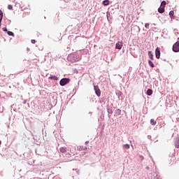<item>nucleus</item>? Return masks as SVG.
Listing matches in <instances>:
<instances>
[{
    "instance_id": "4be33fe9",
    "label": "nucleus",
    "mask_w": 179,
    "mask_h": 179,
    "mask_svg": "<svg viewBox=\"0 0 179 179\" xmlns=\"http://www.w3.org/2000/svg\"><path fill=\"white\" fill-rule=\"evenodd\" d=\"M8 9H9V10H12L13 9V7L12 6V5H8Z\"/></svg>"
},
{
    "instance_id": "5701e85b",
    "label": "nucleus",
    "mask_w": 179,
    "mask_h": 179,
    "mask_svg": "<svg viewBox=\"0 0 179 179\" xmlns=\"http://www.w3.org/2000/svg\"><path fill=\"white\" fill-rule=\"evenodd\" d=\"M145 29H149V23H145Z\"/></svg>"
},
{
    "instance_id": "7ed1b4c3",
    "label": "nucleus",
    "mask_w": 179,
    "mask_h": 179,
    "mask_svg": "<svg viewBox=\"0 0 179 179\" xmlns=\"http://www.w3.org/2000/svg\"><path fill=\"white\" fill-rule=\"evenodd\" d=\"M173 52H179V42H176L173 45Z\"/></svg>"
},
{
    "instance_id": "2eb2a0df",
    "label": "nucleus",
    "mask_w": 179,
    "mask_h": 179,
    "mask_svg": "<svg viewBox=\"0 0 179 179\" xmlns=\"http://www.w3.org/2000/svg\"><path fill=\"white\" fill-rule=\"evenodd\" d=\"M175 146H176V148H177L178 149V148H179V138H177L175 141Z\"/></svg>"
},
{
    "instance_id": "a878e982",
    "label": "nucleus",
    "mask_w": 179,
    "mask_h": 179,
    "mask_svg": "<svg viewBox=\"0 0 179 179\" xmlns=\"http://www.w3.org/2000/svg\"><path fill=\"white\" fill-rule=\"evenodd\" d=\"M1 141H0V145H1Z\"/></svg>"
},
{
    "instance_id": "20e7f679",
    "label": "nucleus",
    "mask_w": 179,
    "mask_h": 179,
    "mask_svg": "<svg viewBox=\"0 0 179 179\" xmlns=\"http://www.w3.org/2000/svg\"><path fill=\"white\" fill-rule=\"evenodd\" d=\"M69 78H63L60 80L59 84L60 86H65V85H68V83L69 82Z\"/></svg>"
},
{
    "instance_id": "a211bd4d",
    "label": "nucleus",
    "mask_w": 179,
    "mask_h": 179,
    "mask_svg": "<svg viewBox=\"0 0 179 179\" xmlns=\"http://www.w3.org/2000/svg\"><path fill=\"white\" fill-rule=\"evenodd\" d=\"M150 124L151 125H155L156 124V120H155V119H151Z\"/></svg>"
},
{
    "instance_id": "9d476101",
    "label": "nucleus",
    "mask_w": 179,
    "mask_h": 179,
    "mask_svg": "<svg viewBox=\"0 0 179 179\" xmlns=\"http://www.w3.org/2000/svg\"><path fill=\"white\" fill-rule=\"evenodd\" d=\"M148 57L152 61L155 59L153 57V54L152 53V51H148Z\"/></svg>"
},
{
    "instance_id": "aec40b11",
    "label": "nucleus",
    "mask_w": 179,
    "mask_h": 179,
    "mask_svg": "<svg viewBox=\"0 0 179 179\" xmlns=\"http://www.w3.org/2000/svg\"><path fill=\"white\" fill-rule=\"evenodd\" d=\"M7 34H8V36H15V34L10 31H7Z\"/></svg>"
},
{
    "instance_id": "f8f14e48",
    "label": "nucleus",
    "mask_w": 179,
    "mask_h": 179,
    "mask_svg": "<svg viewBox=\"0 0 179 179\" xmlns=\"http://www.w3.org/2000/svg\"><path fill=\"white\" fill-rule=\"evenodd\" d=\"M169 16L171 17V19H174V11L171 10L169 12Z\"/></svg>"
},
{
    "instance_id": "f03ea898",
    "label": "nucleus",
    "mask_w": 179,
    "mask_h": 179,
    "mask_svg": "<svg viewBox=\"0 0 179 179\" xmlns=\"http://www.w3.org/2000/svg\"><path fill=\"white\" fill-rule=\"evenodd\" d=\"M166 1H163L161 3L160 7L158 8L159 13H164V8H166Z\"/></svg>"
},
{
    "instance_id": "6e6552de",
    "label": "nucleus",
    "mask_w": 179,
    "mask_h": 179,
    "mask_svg": "<svg viewBox=\"0 0 179 179\" xmlns=\"http://www.w3.org/2000/svg\"><path fill=\"white\" fill-rule=\"evenodd\" d=\"M103 5L104 6H108V5H110V0H104L103 1Z\"/></svg>"
},
{
    "instance_id": "9b49d317",
    "label": "nucleus",
    "mask_w": 179,
    "mask_h": 179,
    "mask_svg": "<svg viewBox=\"0 0 179 179\" xmlns=\"http://www.w3.org/2000/svg\"><path fill=\"white\" fill-rule=\"evenodd\" d=\"M60 152L62 153H66V148H65V147L60 148Z\"/></svg>"
},
{
    "instance_id": "dca6fc26",
    "label": "nucleus",
    "mask_w": 179,
    "mask_h": 179,
    "mask_svg": "<svg viewBox=\"0 0 179 179\" xmlns=\"http://www.w3.org/2000/svg\"><path fill=\"white\" fill-rule=\"evenodd\" d=\"M70 152H71V155H75V152H76L75 148L73 147H71Z\"/></svg>"
},
{
    "instance_id": "412c9836",
    "label": "nucleus",
    "mask_w": 179,
    "mask_h": 179,
    "mask_svg": "<svg viewBox=\"0 0 179 179\" xmlns=\"http://www.w3.org/2000/svg\"><path fill=\"white\" fill-rule=\"evenodd\" d=\"M124 149H129V144H124L123 145Z\"/></svg>"
},
{
    "instance_id": "393cba45",
    "label": "nucleus",
    "mask_w": 179,
    "mask_h": 179,
    "mask_svg": "<svg viewBox=\"0 0 179 179\" xmlns=\"http://www.w3.org/2000/svg\"><path fill=\"white\" fill-rule=\"evenodd\" d=\"M2 30L3 31H8V29H6V27H3Z\"/></svg>"
},
{
    "instance_id": "0eeeda50",
    "label": "nucleus",
    "mask_w": 179,
    "mask_h": 179,
    "mask_svg": "<svg viewBox=\"0 0 179 179\" xmlns=\"http://www.w3.org/2000/svg\"><path fill=\"white\" fill-rule=\"evenodd\" d=\"M155 57L157 59L160 58V48H157L155 50Z\"/></svg>"
},
{
    "instance_id": "39448f33",
    "label": "nucleus",
    "mask_w": 179,
    "mask_h": 179,
    "mask_svg": "<svg viewBox=\"0 0 179 179\" xmlns=\"http://www.w3.org/2000/svg\"><path fill=\"white\" fill-rule=\"evenodd\" d=\"M94 89L96 96H98V97H100V96L101 95V91H100V88H99V86H94Z\"/></svg>"
},
{
    "instance_id": "ddd939ff",
    "label": "nucleus",
    "mask_w": 179,
    "mask_h": 179,
    "mask_svg": "<svg viewBox=\"0 0 179 179\" xmlns=\"http://www.w3.org/2000/svg\"><path fill=\"white\" fill-rule=\"evenodd\" d=\"M3 17V13L0 10V27H1V22H2V19Z\"/></svg>"
},
{
    "instance_id": "1a4fd4ad",
    "label": "nucleus",
    "mask_w": 179,
    "mask_h": 179,
    "mask_svg": "<svg viewBox=\"0 0 179 179\" xmlns=\"http://www.w3.org/2000/svg\"><path fill=\"white\" fill-rule=\"evenodd\" d=\"M146 94L148 96H152V94H153V90H152L151 89H148L147 90Z\"/></svg>"
},
{
    "instance_id": "4468645a",
    "label": "nucleus",
    "mask_w": 179,
    "mask_h": 179,
    "mask_svg": "<svg viewBox=\"0 0 179 179\" xmlns=\"http://www.w3.org/2000/svg\"><path fill=\"white\" fill-rule=\"evenodd\" d=\"M48 79H52L53 80H58V77H57V76H52L48 78Z\"/></svg>"
},
{
    "instance_id": "f3484780",
    "label": "nucleus",
    "mask_w": 179,
    "mask_h": 179,
    "mask_svg": "<svg viewBox=\"0 0 179 179\" xmlns=\"http://www.w3.org/2000/svg\"><path fill=\"white\" fill-rule=\"evenodd\" d=\"M148 64L150 65V66H151V68H155V64H153L152 61L148 60Z\"/></svg>"
},
{
    "instance_id": "f257e3e1",
    "label": "nucleus",
    "mask_w": 179,
    "mask_h": 179,
    "mask_svg": "<svg viewBox=\"0 0 179 179\" xmlns=\"http://www.w3.org/2000/svg\"><path fill=\"white\" fill-rule=\"evenodd\" d=\"M68 61L71 62H78L80 59L79 55L78 54H70L67 57Z\"/></svg>"
},
{
    "instance_id": "b1692460",
    "label": "nucleus",
    "mask_w": 179,
    "mask_h": 179,
    "mask_svg": "<svg viewBox=\"0 0 179 179\" xmlns=\"http://www.w3.org/2000/svg\"><path fill=\"white\" fill-rule=\"evenodd\" d=\"M31 43L32 44H36V40L31 39Z\"/></svg>"
},
{
    "instance_id": "423d86ee",
    "label": "nucleus",
    "mask_w": 179,
    "mask_h": 179,
    "mask_svg": "<svg viewBox=\"0 0 179 179\" xmlns=\"http://www.w3.org/2000/svg\"><path fill=\"white\" fill-rule=\"evenodd\" d=\"M123 45H124V43H122V41H118L116 43L115 48L116 50H121Z\"/></svg>"
},
{
    "instance_id": "6ab92c4d",
    "label": "nucleus",
    "mask_w": 179,
    "mask_h": 179,
    "mask_svg": "<svg viewBox=\"0 0 179 179\" xmlns=\"http://www.w3.org/2000/svg\"><path fill=\"white\" fill-rule=\"evenodd\" d=\"M116 114H117V115H121V110L120 109H117L115 110Z\"/></svg>"
},
{
    "instance_id": "bb28decb",
    "label": "nucleus",
    "mask_w": 179,
    "mask_h": 179,
    "mask_svg": "<svg viewBox=\"0 0 179 179\" xmlns=\"http://www.w3.org/2000/svg\"><path fill=\"white\" fill-rule=\"evenodd\" d=\"M178 40H179V38H178Z\"/></svg>"
}]
</instances>
